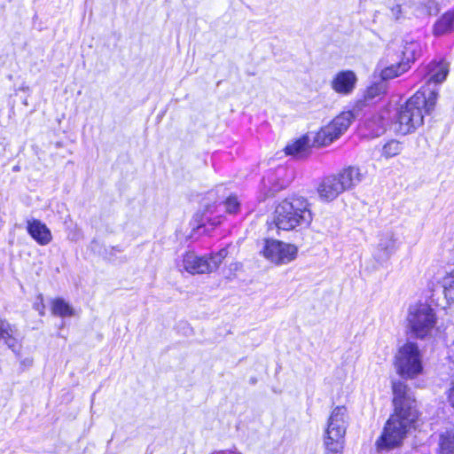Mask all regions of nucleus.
Wrapping results in <instances>:
<instances>
[{
    "label": "nucleus",
    "mask_w": 454,
    "mask_h": 454,
    "mask_svg": "<svg viewBox=\"0 0 454 454\" xmlns=\"http://www.w3.org/2000/svg\"><path fill=\"white\" fill-rule=\"evenodd\" d=\"M394 413L387 421L380 437L376 441L377 450H390L403 444L409 432L415 428L419 418L412 391L401 380L393 381Z\"/></svg>",
    "instance_id": "obj_1"
},
{
    "label": "nucleus",
    "mask_w": 454,
    "mask_h": 454,
    "mask_svg": "<svg viewBox=\"0 0 454 454\" xmlns=\"http://www.w3.org/2000/svg\"><path fill=\"white\" fill-rule=\"evenodd\" d=\"M438 98L436 89L423 88L402 106L395 121V131L406 135L415 131L424 122V114H429L435 106Z\"/></svg>",
    "instance_id": "obj_2"
},
{
    "label": "nucleus",
    "mask_w": 454,
    "mask_h": 454,
    "mask_svg": "<svg viewBox=\"0 0 454 454\" xmlns=\"http://www.w3.org/2000/svg\"><path fill=\"white\" fill-rule=\"evenodd\" d=\"M312 222V214L308 200L303 197H290L276 207L273 223L278 230L294 231L308 227Z\"/></svg>",
    "instance_id": "obj_3"
},
{
    "label": "nucleus",
    "mask_w": 454,
    "mask_h": 454,
    "mask_svg": "<svg viewBox=\"0 0 454 454\" xmlns=\"http://www.w3.org/2000/svg\"><path fill=\"white\" fill-rule=\"evenodd\" d=\"M411 333L418 339H426L432 335L437 323L436 314L427 303L411 305L407 316Z\"/></svg>",
    "instance_id": "obj_4"
},
{
    "label": "nucleus",
    "mask_w": 454,
    "mask_h": 454,
    "mask_svg": "<svg viewBox=\"0 0 454 454\" xmlns=\"http://www.w3.org/2000/svg\"><path fill=\"white\" fill-rule=\"evenodd\" d=\"M396 372L404 379H414L421 373L423 366L421 354L414 342L402 346L395 356Z\"/></svg>",
    "instance_id": "obj_5"
},
{
    "label": "nucleus",
    "mask_w": 454,
    "mask_h": 454,
    "mask_svg": "<svg viewBox=\"0 0 454 454\" xmlns=\"http://www.w3.org/2000/svg\"><path fill=\"white\" fill-rule=\"evenodd\" d=\"M354 119L355 114L353 112L341 113L327 126L321 129L317 134L316 142L324 146L330 145L347 131Z\"/></svg>",
    "instance_id": "obj_6"
},
{
    "label": "nucleus",
    "mask_w": 454,
    "mask_h": 454,
    "mask_svg": "<svg viewBox=\"0 0 454 454\" xmlns=\"http://www.w3.org/2000/svg\"><path fill=\"white\" fill-rule=\"evenodd\" d=\"M298 249L294 245L276 239H265L261 254L276 264H286L296 258Z\"/></svg>",
    "instance_id": "obj_7"
},
{
    "label": "nucleus",
    "mask_w": 454,
    "mask_h": 454,
    "mask_svg": "<svg viewBox=\"0 0 454 454\" xmlns=\"http://www.w3.org/2000/svg\"><path fill=\"white\" fill-rule=\"evenodd\" d=\"M399 241L392 231H387L380 236L377 248L374 252V258L379 262H385L397 251Z\"/></svg>",
    "instance_id": "obj_8"
},
{
    "label": "nucleus",
    "mask_w": 454,
    "mask_h": 454,
    "mask_svg": "<svg viewBox=\"0 0 454 454\" xmlns=\"http://www.w3.org/2000/svg\"><path fill=\"white\" fill-rule=\"evenodd\" d=\"M348 424L347 409L344 406L335 407L328 419L327 428L325 433L333 436L345 437Z\"/></svg>",
    "instance_id": "obj_9"
},
{
    "label": "nucleus",
    "mask_w": 454,
    "mask_h": 454,
    "mask_svg": "<svg viewBox=\"0 0 454 454\" xmlns=\"http://www.w3.org/2000/svg\"><path fill=\"white\" fill-rule=\"evenodd\" d=\"M180 270H184L191 274H204L212 272L207 257H199L193 252H187L181 262L177 263Z\"/></svg>",
    "instance_id": "obj_10"
},
{
    "label": "nucleus",
    "mask_w": 454,
    "mask_h": 454,
    "mask_svg": "<svg viewBox=\"0 0 454 454\" xmlns=\"http://www.w3.org/2000/svg\"><path fill=\"white\" fill-rule=\"evenodd\" d=\"M356 74L351 70H345L336 74L331 82V86L339 94L349 95L356 88Z\"/></svg>",
    "instance_id": "obj_11"
},
{
    "label": "nucleus",
    "mask_w": 454,
    "mask_h": 454,
    "mask_svg": "<svg viewBox=\"0 0 454 454\" xmlns=\"http://www.w3.org/2000/svg\"><path fill=\"white\" fill-rule=\"evenodd\" d=\"M344 192L335 175L324 177L317 186V193L321 200L333 201Z\"/></svg>",
    "instance_id": "obj_12"
},
{
    "label": "nucleus",
    "mask_w": 454,
    "mask_h": 454,
    "mask_svg": "<svg viewBox=\"0 0 454 454\" xmlns=\"http://www.w3.org/2000/svg\"><path fill=\"white\" fill-rule=\"evenodd\" d=\"M27 231L41 246H46L52 240L50 229L40 220L33 219L27 221Z\"/></svg>",
    "instance_id": "obj_13"
},
{
    "label": "nucleus",
    "mask_w": 454,
    "mask_h": 454,
    "mask_svg": "<svg viewBox=\"0 0 454 454\" xmlns=\"http://www.w3.org/2000/svg\"><path fill=\"white\" fill-rule=\"evenodd\" d=\"M387 85L384 81L373 83L366 89L364 94V98L357 101L356 108L360 110L363 106L376 103L382 98L387 92Z\"/></svg>",
    "instance_id": "obj_14"
},
{
    "label": "nucleus",
    "mask_w": 454,
    "mask_h": 454,
    "mask_svg": "<svg viewBox=\"0 0 454 454\" xmlns=\"http://www.w3.org/2000/svg\"><path fill=\"white\" fill-rule=\"evenodd\" d=\"M340 181L343 191L353 189L359 184L363 180V174L359 168L349 166L343 168L335 175Z\"/></svg>",
    "instance_id": "obj_15"
},
{
    "label": "nucleus",
    "mask_w": 454,
    "mask_h": 454,
    "mask_svg": "<svg viewBox=\"0 0 454 454\" xmlns=\"http://www.w3.org/2000/svg\"><path fill=\"white\" fill-rule=\"evenodd\" d=\"M449 74V64L444 61H433L427 66V83H441L442 82Z\"/></svg>",
    "instance_id": "obj_16"
},
{
    "label": "nucleus",
    "mask_w": 454,
    "mask_h": 454,
    "mask_svg": "<svg viewBox=\"0 0 454 454\" xmlns=\"http://www.w3.org/2000/svg\"><path fill=\"white\" fill-rule=\"evenodd\" d=\"M16 329L7 320L0 317V347L6 345L12 351L18 348V340L15 337Z\"/></svg>",
    "instance_id": "obj_17"
},
{
    "label": "nucleus",
    "mask_w": 454,
    "mask_h": 454,
    "mask_svg": "<svg viewBox=\"0 0 454 454\" xmlns=\"http://www.w3.org/2000/svg\"><path fill=\"white\" fill-rule=\"evenodd\" d=\"M454 31V9L442 14L434 25V35H442Z\"/></svg>",
    "instance_id": "obj_18"
},
{
    "label": "nucleus",
    "mask_w": 454,
    "mask_h": 454,
    "mask_svg": "<svg viewBox=\"0 0 454 454\" xmlns=\"http://www.w3.org/2000/svg\"><path fill=\"white\" fill-rule=\"evenodd\" d=\"M345 437L333 436L325 433L324 445L325 454H342Z\"/></svg>",
    "instance_id": "obj_19"
},
{
    "label": "nucleus",
    "mask_w": 454,
    "mask_h": 454,
    "mask_svg": "<svg viewBox=\"0 0 454 454\" xmlns=\"http://www.w3.org/2000/svg\"><path fill=\"white\" fill-rule=\"evenodd\" d=\"M409 68L410 65L404 63V61H400L396 64H391L390 66L382 69L380 73L381 81L386 82L387 80L398 77L405 73Z\"/></svg>",
    "instance_id": "obj_20"
},
{
    "label": "nucleus",
    "mask_w": 454,
    "mask_h": 454,
    "mask_svg": "<svg viewBox=\"0 0 454 454\" xmlns=\"http://www.w3.org/2000/svg\"><path fill=\"white\" fill-rule=\"evenodd\" d=\"M417 16H430L439 12L438 3L435 0H422L416 4Z\"/></svg>",
    "instance_id": "obj_21"
},
{
    "label": "nucleus",
    "mask_w": 454,
    "mask_h": 454,
    "mask_svg": "<svg viewBox=\"0 0 454 454\" xmlns=\"http://www.w3.org/2000/svg\"><path fill=\"white\" fill-rule=\"evenodd\" d=\"M420 54V46L417 42L406 43L402 51L403 59L401 61H404L410 65L413 62Z\"/></svg>",
    "instance_id": "obj_22"
},
{
    "label": "nucleus",
    "mask_w": 454,
    "mask_h": 454,
    "mask_svg": "<svg viewBox=\"0 0 454 454\" xmlns=\"http://www.w3.org/2000/svg\"><path fill=\"white\" fill-rule=\"evenodd\" d=\"M403 148L401 142L395 139H391L383 145L380 149V153L382 157L387 160L399 155L402 153Z\"/></svg>",
    "instance_id": "obj_23"
},
{
    "label": "nucleus",
    "mask_w": 454,
    "mask_h": 454,
    "mask_svg": "<svg viewBox=\"0 0 454 454\" xmlns=\"http://www.w3.org/2000/svg\"><path fill=\"white\" fill-rule=\"evenodd\" d=\"M308 137H301L286 146V153L294 156H301L309 149Z\"/></svg>",
    "instance_id": "obj_24"
},
{
    "label": "nucleus",
    "mask_w": 454,
    "mask_h": 454,
    "mask_svg": "<svg viewBox=\"0 0 454 454\" xmlns=\"http://www.w3.org/2000/svg\"><path fill=\"white\" fill-rule=\"evenodd\" d=\"M51 312L55 316L71 317L74 315L73 308L63 299L58 298L52 301Z\"/></svg>",
    "instance_id": "obj_25"
},
{
    "label": "nucleus",
    "mask_w": 454,
    "mask_h": 454,
    "mask_svg": "<svg viewBox=\"0 0 454 454\" xmlns=\"http://www.w3.org/2000/svg\"><path fill=\"white\" fill-rule=\"evenodd\" d=\"M440 454H454V431L441 434Z\"/></svg>",
    "instance_id": "obj_26"
},
{
    "label": "nucleus",
    "mask_w": 454,
    "mask_h": 454,
    "mask_svg": "<svg viewBox=\"0 0 454 454\" xmlns=\"http://www.w3.org/2000/svg\"><path fill=\"white\" fill-rule=\"evenodd\" d=\"M443 294L450 303H454V270L442 281Z\"/></svg>",
    "instance_id": "obj_27"
},
{
    "label": "nucleus",
    "mask_w": 454,
    "mask_h": 454,
    "mask_svg": "<svg viewBox=\"0 0 454 454\" xmlns=\"http://www.w3.org/2000/svg\"><path fill=\"white\" fill-rule=\"evenodd\" d=\"M222 207L226 213L230 215H236L239 212L240 202L236 196H230L222 204Z\"/></svg>",
    "instance_id": "obj_28"
},
{
    "label": "nucleus",
    "mask_w": 454,
    "mask_h": 454,
    "mask_svg": "<svg viewBox=\"0 0 454 454\" xmlns=\"http://www.w3.org/2000/svg\"><path fill=\"white\" fill-rule=\"evenodd\" d=\"M227 254H228L227 249L223 248L218 253H216L207 258L211 271H214L218 269V267L222 263L223 260L227 256Z\"/></svg>",
    "instance_id": "obj_29"
},
{
    "label": "nucleus",
    "mask_w": 454,
    "mask_h": 454,
    "mask_svg": "<svg viewBox=\"0 0 454 454\" xmlns=\"http://www.w3.org/2000/svg\"><path fill=\"white\" fill-rule=\"evenodd\" d=\"M286 174L287 169L285 167H278V168L275 169L274 173H270L266 178L264 177L263 182L264 184H266L267 181L268 183L270 184L273 181L272 176H274L276 178H280Z\"/></svg>",
    "instance_id": "obj_30"
},
{
    "label": "nucleus",
    "mask_w": 454,
    "mask_h": 454,
    "mask_svg": "<svg viewBox=\"0 0 454 454\" xmlns=\"http://www.w3.org/2000/svg\"><path fill=\"white\" fill-rule=\"evenodd\" d=\"M391 16L395 20H399L402 18V6L400 4H395L390 8Z\"/></svg>",
    "instance_id": "obj_31"
},
{
    "label": "nucleus",
    "mask_w": 454,
    "mask_h": 454,
    "mask_svg": "<svg viewBox=\"0 0 454 454\" xmlns=\"http://www.w3.org/2000/svg\"><path fill=\"white\" fill-rule=\"evenodd\" d=\"M37 299H38V301L34 303V309H36L41 316H43L44 315V305H43V295L39 294Z\"/></svg>",
    "instance_id": "obj_32"
},
{
    "label": "nucleus",
    "mask_w": 454,
    "mask_h": 454,
    "mask_svg": "<svg viewBox=\"0 0 454 454\" xmlns=\"http://www.w3.org/2000/svg\"><path fill=\"white\" fill-rule=\"evenodd\" d=\"M448 401L450 405L454 408V380L451 382V387L448 391Z\"/></svg>",
    "instance_id": "obj_33"
},
{
    "label": "nucleus",
    "mask_w": 454,
    "mask_h": 454,
    "mask_svg": "<svg viewBox=\"0 0 454 454\" xmlns=\"http://www.w3.org/2000/svg\"><path fill=\"white\" fill-rule=\"evenodd\" d=\"M212 454H240V453L232 452V451H229V450H219V451H215Z\"/></svg>",
    "instance_id": "obj_34"
},
{
    "label": "nucleus",
    "mask_w": 454,
    "mask_h": 454,
    "mask_svg": "<svg viewBox=\"0 0 454 454\" xmlns=\"http://www.w3.org/2000/svg\"><path fill=\"white\" fill-rule=\"evenodd\" d=\"M292 178V173H290V176L286 180H282L281 182H278L280 184V187H284L286 184H288Z\"/></svg>",
    "instance_id": "obj_35"
},
{
    "label": "nucleus",
    "mask_w": 454,
    "mask_h": 454,
    "mask_svg": "<svg viewBox=\"0 0 454 454\" xmlns=\"http://www.w3.org/2000/svg\"><path fill=\"white\" fill-rule=\"evenodd\" d=\"M384 132V130H375L373 131V135L374 136H380V134H382Z\"/></svg>",
    "instance_id": "obj_36"
}]
</instances>
